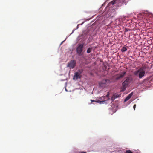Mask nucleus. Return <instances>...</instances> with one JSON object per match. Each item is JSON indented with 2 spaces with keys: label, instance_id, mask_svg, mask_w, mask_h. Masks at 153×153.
I'll list each match as a JSON object with an SVG mask.
<instances>
[{
  "label": "nucleus",
  "instance_id": "nucleus-12",
  "mask_svg": "<svg viewBox=\"0 0 153 153\" xmlns=\"http://www.w3.org/2000/svg\"><path fill=\"white\" fill-rule=\"evenodd\" d=\"M114 97H115V98L120 97L121 96V94H115L114 95Z\"/></svg>",
  "mask_w": 153,
  "mask_h": 153
},
{
  "label": "nucleus",
  "instance_id": "nucleus-15",
  "mask_svg": "<svg viewBox=\"0 0 153 153\" xmlns=\"http://www.w3.org/2000/svg\"><path fill=\"white\" fill-rule=\"evenodd\" d=\"M109 92H108L107 93V94L106 95V97L107 98V99L106 100H108L109 99Z\"/></svg>",
  "mask_w": 153,
  "mask_h": 153
},
{
  "label": "nucleus",
  "instance_id": "nucleus-13",
  "mask_svg": "<svg viewBox=\"0 0 153 153\" xmlns=\"http://www.w3.org/2000/svg\"><path fill=\"white\" fill-rule=\"evenodd\" d=\"M126 87H127V86H124V85H122V87L121 88L122 89L121 91H124L126 90Z\"/></svg>",
  "mask_w": 153,
  "mask_h": 153
},
{
  "label": "nucleus",
  "instance_id": "nucleus-14",
  "mask_svg": "<svg viewBox=\"0 0 153 153\" xmlns=\"http://www.w3.org/2000/svg\"><path fill=\"white\" fill-rule=\"evenodd\" d=\"M92 50V48H89L87 50V53H90L91 52Z\"/></svg>",
  "mask_w": 153,
  "mask_h": 153
},
{
  "label": "nucleus",
  "instance_id": "nucleus-5",
  "mask_svg": "<svg viewBox=\"0 0 153 153\" xmlns=\"http://www.w3.org/2000/svg\"><path fill=\"white\" fill-rule=\"evenodd\" d=\"M76 61L75 60H71L68 62L67 64V67H69L71 68H73L76 65Z\"/></svg>",
  "mask_w": 153,
  "mask_h": 153
},
{
  "label": "nucleus",
  "instance_id": "nucleus-9",
  "mask_svg": "<svg viewBox=\"0 0 153 153\" xmlns=\"http://www.w3.org/2000/svg\"><path fill=\"white\" fill-rule=\"evenodd\" d=\"M120 151H121V152H124V153H132V152L130 150L124 149L120 150ZM120 153L121 152H120Z\"/></svg>",
  "mask_w": 153,
  "mask_h": 153
},
{
  "label": "nucleus",
  "instance_id": "nucleus-11",
  "mask_svg": "<svg viewBox=\"0 0 153 153\" xmlns=\"http://www.w3.org/2000/svg\"><path fill=\"white\" fill-rule=\"evenodd\" d=\"M127 50V46L123 47L121 49V51L122 52H124Z\"/></svg>",
  "mask_w": 153,
  "mask_h": 153
},
{
  "label": "nucleus",
  "instance_id": "nucleus-16",
  "mask_svg": "<svg viewBox=\"0 0 153 153\" xmlns=\"http://www.w3.org/2000/svg\"><path fill=\"white\" fill-rule=\"evenodd\" d=\"M105 96H102V97H100V98H99V99H100V100H104L103 101H105L104 100H105Z\"/></svg>",
  "mask_w": 153,
  "mask_h": 153
},
{
  "label": "nucleus",
  "instance_id": "nucleus-20",
  "mask_svg": "<svg viewBox=\"0 0 153 153\" xmlns=\"http://www.w3.org/2000/svg\"><path fill=\"white\" fill-rule=\"evenodd\" d=\"M80 153H86V152H82Z\"/></svg>",
  "mask_w": 153,
  "mask_h": 153
},
{
  "label": "nucleus",
  "instance_id": "nucleus-8",
  "mask_svg": "<svg viewBox=\"0 0 153 153\" xmlns=\"http://www.w3.org/2000/svg\"><path fill=\"white\" fill-rule=\"evenodd\" d=\"M133 94V92H131L129 94L125 99L124 102H126L128 100L132 97Z\"/></svg>",
  "mask_w": 153,
  "mask_h": 153
},
{
  "label": "nucleus",
  "instance_id": "nucleus-7",
  "mask_svg": "<svg viewBox=\"0 0 153 153\" xmlns=\"http://www.w3.org/2000/svg\"><path fill=\"white\" fill-rule=\"evenodd\" d=\"M82 73V72H80L79 73V72H76L75 73V74L74 75L73 79H77L79 78H80L79 77L80 74Z\"/></svg>",
  "mask_w": 153,
  "mask_h": 153
},
{
  "label": "nucleus",
  "instance_id": "nucleus-10",
  "mask_svg": "<svg viewBox=\"0 0 153 153\" xmlns=\"http://www.w3.org/2000/svg\"><path fill=\"white\" fill-rule=\"evenodd\" d=\"M91 103H92V102H97V103H100V104H102V103H103L104 102H105V101H100V100H97V101H96L94 100H91Z\"/></svg>",
  "mask_w": 153,
  "mask_h": 153
},
{
  "label": "nucleus",
  "instance_id": "nucleus-3",
  "mask_svg": "<svg viewBox=\"0 0 153 153\" xmlns=\"http://www.w3.org/2000/svg\"><path fill=\"white\" fill-rule=\"evenodd\" d=\"M83 44H79L78 46L76 48V51L79 56H81L83 55Z\"/></svg>",
  "mask_w": 153,
  "mask_h": 153
},
{
  "label": "nucleus",
  "instance_id": "nucleus-1",
  "mask_svg": "<svg viewBox=\"0 0 153 153\" xmlns=\"http://www.w3.org/2000/svg\"><path fill=\"white\" fill-rule=\"evenodd\" d=\"M146 68V67L144 66L141 67L139 69L134 72V75L136 76H138L139 78H142L145 76V70Z\"/></svg>",
  "mask_w": 153,
  "mask_h": 153
},
{
  "label": "nucleus",
  "instance_id": "nucleus-21",
  "mask_svg": "<svg viewBox=\"0 0 153 153\" xmlns=\"http://www.w3.org/2000/svg\"><path fill=\"white\" fill-rule=\"evenodd\" d=\"M105 66V68H106V66Z\"/></svg>",
  "mask_w": 153,
  "mask_h": 153
},
{
  "label": "nucleus",
  "instance_id": "nucleus-17",
  "mask_svg": "<svg viewBox=\"0 0 153 153\" xmlns=\"http://www.w3.org/2000/svg\"><path fill=\"white\" fill-rule=\"evenodd\" d=\"M116 99L115 98V97H114V95H113V96L111 98V100H112V101H113L114 100H115V99Z\"/></svg>",
  "mask_w": 153,
  "mask_h": 153
},
{
  "label": "nucleus",
  "instance_id": "nucleus-2",
  "mask_svg": "<svg viewBox=\"0 0 153 153\" xmlns=\"http://www.w3.org/2000/svg\"><path fill=\"white\" fill-rule=\"evenodd\" d=\"M110 83V81L109 79H104L99 83V86L102 88H105Z\"/></svg>",
  "mask_w": 153,
  "mask_h": 153
},
{
  "label": "nucleus",
  "instance_id": "nucleus-6",
  "mask_svg": "<svg viewBox=\"0 0 153 153\" xmlns=\"http://www.w3.org/2000/svg\"><path fill=\"white\" fill-rule=\"evenodd\" d=\"M126 74V72L125 71H124L121 72L119 74H117L116 75L115 79L116 80H118L120 78H123L125 75Z\"/></svg>",
  "mask_w": 153,
  "mask_h": 153
},
{
  "label": "nucleus",
  "instance_id": "nucleus-4",
  "mask_svg": "<svg viewBox=\"0 0 153 153\" xmlns=\"http://www.w3.org/2000/svg\"><path fill=\"white\" fill-rule=\"evenodd\" d=\"M132 80V78L131 76L127 77L126 80L122 83V85L127 86Z\"/></svg>",
  "mask_w": 153,
  "mask_h": 153
},
{
  "label": "nucleus",
  "instance_id": "nucleus-19",
  "mask_svg": "<svg viewBox=\"0 0 153 153\" xmlns=\"http://www.w3.org/2000/svg\"><path fill=\"white\" fill-rule=\"evenodd\" d=\"M111 3L113 4H115V1H112Z\"/></svg>",
  "mask_w": 153,
  "mask_h": 153
},
{
  "label": "nucleus",
  "instance_id": "nucleus-18",
  "mask_svg": "<svg viewBox=\"0 0 153 153\" xmlns=\"http://www.w3.org/2000/svg\"><path fill=\"white\" fill-rule=\"evenodd\" d=\"M136 104H134V105L133 106V108H134V110H135V108H136Z\"/></svg>",
  "mask_w": 153,
  "mask_h": 153
}]
</instances>
